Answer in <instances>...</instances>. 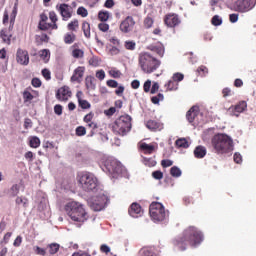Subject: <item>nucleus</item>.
Masks as SVG:
<instances>
[{
    "label": "nucleus",
    "mask_w": 256,
    "mask_h": 256,
    "mask_svg": "<svg viewBox=\"0 0 256 256\" xmlns=\"http://www.w3.org/2000/svg\"><path fill=\"white\" fill-rule=\"evenodd\" d=\"M173 246L180 249V251H185L187 245L191 247H197L203 243V233L197 229L195 226H190L186 228L181 236H178L173 241Z\"/></svg>",
    "instance_id": "1"
},
{
    "label": "nucleus",
    "mask_w": 256,
    "mask_h": 256,
    "mask_svg": "<svg viewBox=\"0 0 256 256\" xmlns=\"http://www.w3.org/2000/svg\"><path fill=\"white\" fill-rule=\"evenodd\" d=\"M65 211L72 221L75 223H85L89 219V214L85 211V207L79 202H69L65 205Z\"/></svg>",
    "instance_id": "2"
},
{
    "label": "nucleus",
    "mask_w": 256,
    "mask_h": 256,
    "mask_svg": "<svg viewBox=\"0 0 256 256\" xmlns=\"http://www.w3.org/2000/svg\"><path fill=\"white\" fill-rule=\"evenodd\" d=\"M211 143L217 155H225V153L233 151V140L227 134H216Z\"/></svg>",
    "instance_id": "3"
},
{
    "label": "nucleus",
    "mask_w": 256,
    "mask_h": 256,
    "mask_svg": "<svg viewBox=\"0 0 256 256\" xmlns=\"http://www.w3.org/2000/svg\"><path fill=\"white\" fill-rule=\"evenodd\" d=\"M138 65L143 73L151 74L161 67V61L148 52H141L138 56Z\"/></svg>",
    "instance_id": "4"
},
{
    "label": "nucleus",
    "mask_w": 256,
    "mask_h": 256,
    "mask_svg": "<svg viewBox=\"0 0 256 256\" xmlns=\"http://www.w3.org/2000/svg\"><path fill=\"white\" fill-rule=\"evenodd\" d=\"M78 185L86 191V193H90V191H95L97 187H99V180L93 173L90 172H81L77 175Z\"/></svg>",
    "instance_id": "5"
},
{
    "label": "nucleus",
    "mask_w": 256,
    "mask_h": 256,
    "mask_svg": "<svg viewBox=\"0 0 256 256\" xmlns=\"http://www.w3.org/2000/svg\"><path fill=\"white\" fill-rule=\"evenodd\" d=\"M131 116L122 115L112 124V131L115 135H120L121 137H125L131 131Z\"/></svg>",
    "instance_id": "6"
},
{
    "label": "nucleus",
    "mask_w": 256,
    "mask_h": 256,
    "mask_svg": "<svg viewBox=\"0 0 256 256\" xmlns=\"http://www.w3.org/2000/svg\"><path fill=\"white\" fill-rule=\"evenodd\" d=\"M149 214L155 223H161L164 219H167V212L165 206L160 202H152L149 207Z\"/></svg>",
    "instance_id": "7"
},
{
    "label": "nucleus",
    "mask_w": 256,
    "mask_h": 256,
    "mask_svg": "<svg viewBox=\"0 0 256 256\" xmlns=\"http://www.w3.org/2000/svg\"><path fill=\"white\" fill-rule=\"evenodd\" d=\"M256 5V0H233L232 7L238 13H247Z\"/></svg>",
    "instance_id": "8"
},
{
    "label": "nucleus",
    "mask_w": 256,
    "mask_h": 256,
    "mask_svg": "<svg viewBox=\"0 0 256 256\" xmlns=\"http://www.w3.org/2000/svg\"><path fill=\"white\" fill-rule=\"evenodd\" d=\"M109 203V197L105 194L94 196L91 198L89 205L93 211H103Z\"/></svg>",
    "instance_id": "9"
},
{
    "label": "nucleus",
    "mask_w": 256,
    "mask_h": 256,
    "mask_svg": "<svg viewBox=\"0 0 256 256\" xmlns=\"http://www.w3.org/2000/svg\"><path fill=\"white\" fill-rule=\"evenodd\" d=\"M17 17V10L14 9L10 15V26L9 29H3L0 32V37L3 41V43H6V45H11V37L13 35L11 34V29H13V25H15V18Z\"/></svg>",
    "instance_id": "10"
},
{
    "label": "nucleus",
    "mask_w": 256,
    "mask_h": 256,
    "mask_svg": "<svg viewBox=\"0 0 256 256\" xmlns=\"http://www.w3.org/2000/svg\"><path fill=\"white\" fill-rule=\"evenodd\" d=\"M105 167L111 175L116 177L117 175H123L125 168L121 165V162L117 160H109L106 162Z\"/></svg>",
    "instance_id": "11"
},
{
    "label": "nucleus",
    "mask_w": 256,
    "mask_h": 256,
    "mask_svg": "<svg viewBox=\"0 0 256 256\" xmlns=\"http://www.w3.org/2000/svg\"><path fill=\"white\" fill-rule=\"evenodd\" d=\"M164 25L169 27L170 29H175V27H179L181 25V18L179 14L176 13H168L163 18Z\"/></svg>",
    "instance_id": "12"
},
{
    "label": "nucleus",
    "mask_w": 256,
    "mask_h": 256,
    "mask_svg": "<svg viewBox=\"0 0 256 256\" xmlns=\"http://www.w3.org/2000/svg\"><path fill=\"white\" fill-rule=\"evenodd\" d=\"M119 29L122 33H131L135 29V19H133V16H127L120 23Z\"/></svg>",
    "instance_id": "13"
},
{
    "label": "nucleus",
    "mask_w": 256,
    "mask_h": 256,
    "mask_svg": "<svg viewBox=\"0 0 256 256\" xmlns=\"http://www.w3.org/2000/svg\"><path fill=\"white\" fill-rule=\"evenodd\" d=\"M56 7L63 21H69V19L73 17V13L71 12V6H69V4L63 3Z\"/></svg>",
    "instance_id": "14"
},
{
    "label": "nucleus",
    "mask_w": 256,
    "mask_h": 256,
    "mask_svg": "<svg viewBox=\"0 0 256 256\" xmlns=\"http://www.w3.org/2000/svg\"><path fill=\"white\" fill-rule=\"evenodd\" d=\"M128 213L130 217H134V219H138V217L143 216V208L137 202H134L130 205L128 209Z\"/></svg>",
    "instance_id": "15"
},
{
    "label": "nucleus",
    "mask_w": 256,
    "mask_h": 256,
    "mask_svg": "<svg viewBox=\"0 0 256 256\" xmlns=\"http://www.w3.org/2000/svg\"><path fill=\"white\" fill-rule=\"evenodd\" d=\"M70 97L71 89L68 86H63L59 88L56 93V99H58V101H69Z\"/></svg>",
    "instance_id": "16"
},
{
    "label": "nucleus",
    "mask_w": 256,
    "mask_h": 256,
    "mask_svg": "<svg viewBox=\"0 0 256 256\" xmlns=\"http://www.w3.org/2000/svg\"><path fill=\"white\" fill-rule=\"evenodd\" d=\"M16 61L20 65H29V52L19 48L16 53Z\"/></svg>",
    "instance_id": "17"
},
{
    "label": "nucleus",
    "mask_w": 256,
    "mask_h": 256,
    "mask_svg": "<svg viewBox=\"0 0 256 256\" xmlns=\"http://www.w3.org/2000/svg\"><path fill=\"white\" fill-rule=\"evenodd\" d=\"M83 75H85V66H78L71 76L72 83H81Z\"/></svg>",
    "instance_id": "18"
},
{
    "label": "nucleus",
    "mask_w": 256,
    "mask_h": 256,
    "mask_svg": "<svg viewBox=\"0 0 256 256\" xmlns=\"http://www.w3.org/2000/svg\"><path fill=\"white\" fill-rule=\"evenodd\" d=\"M139 149L144 153V155H153V153H155V145L153 144L142 142L139 145Z\"/></svg>",
    "instance_id": "19"
},
{
    "label": "nucleus",
    "mask_w": 256,
    "mask_h": 256,
    "mask_svg": "<svg viewBox=\"0 0 256 256\" xmlns=\"http://www.w3.org/2000/svg\"><path fill=\"white\" fill-rule=\"evenodd\" d=\"M199 115V107L192 106L188 112L186 113V119L190 123H193L195 121V118Z\"/></svg>",
    "instance_id": "20"
},
{
    "label": "nucleus",
    "mask_w": 256,
    "mask_h": 256,
    "mask_svg": "<svg viewBox=\"0 0 256 256\" xmlns=\"http://www.w3.org/2000/svg\"><path fill=\"white\" fill-rule=\"evenodd\" d=\"M147 49L153 51V53H157L158 57H163L165 55V46H163V44L150 45Z\"/></svg>",
    "instance_id": "21"
},
{
    "label": "nucleus",
    "mask_w": 256,
    "mask_h": 256,
    "mask_svg": "<svg viewBox=\"0 0 256 256\" xmlns=\"http://www.w3.org/2000/svg\"><path fill=\"white\" fill-rule=\"evenodd\" d=\"M85 85H86V89H88V91H95L96 87H97V80L95 79V77L93 76H87L85 78Z\"/></svg>",
    "instance_id": "22"
},
{
    "label": "nucleus",
    "mask_w": 256,
    "mask_h": 256,
    "mask_svg": "<svg viewBox=\"0 0 256 256\" xmlns=\"http://www.w3.org/2000/svg\"><path fill=\"white\" fill-rule=\"evenodd\" d=\"M205 155H207V148H205V146H197L194 149V157H196V159H203Z\"/></svg>",
    "instance_id": "23"
},
{
    "label": "nucleus",
    "mask_w": 256,
    "mask_h": 256,
    "mask_svg": "<svg viewBox=\"0 0 256 256\" xmlns=\"http://www.w3.org/2000/svg\"><path fill=\"white\" fill-rule=\"evenodd\" d=\"M139 256H159L157 253H155V250L151 247H143L139 250L138 253Z\"/></svg>",
    "instance_id": "24"
},
{
    "label": "nucleus",
    "mask_w": 256,
    "mask_h": 256,
    "mask_svg": "<svg viewBox=\"0 0 256 256\" xmlns=\"http://www.w3.org/2000/svg\"><path fill=\"white\" fill-rule=\"evenodd\" d=\"M235 111V113H243L245 109H247V102L246 101H240L238 102L234 107H231L230 110Z\"/></svg>",
    "instance_id": "25"
},
{
    "label": "nucleus",
    "mask_w": 256,
    "mask_h": 256,
    "mask_svg": "<svg viewBox=\"0 0 256 256\" xmlns=\"http://www.w3.org/2000/svg\"><path fill=\"white\" fill-rule=\"evenodd\" d=\"M146 127L150 129V131H157V129H161V123L157 122V120H148Z\"/></svg>",
    "instance_id": "26"
},
{
    "label": "nucleus",
    "mask_w": 256,
    "mask_h": 256,
    "mask_svg": "<svg viewBox=\"0 0 256 256\" xmlns=\"http://www.w3.org/2000/svg\"><path fill=\"white\" fill-rule=\"evenodd\" d=\"M82 31L86 39H91V24H89V22L84 21L82 23Z\"/></svg>",
    "instance_id": "27"
},
{
    "label": "nucleus",
    "mask_w": 256,
    "mask_h": 256,
    "mask_svg": "<svg viewBox=\"0 0 256 256\" xmlns=\"http://www.w3.org/2000/svg\"><path fill=\"white\" fill-rule=\"evenodd\" d=\"M49 19L52 22V30L59 29V26L57 25V21H59V18L57 17V13H55V11L49 12Z\"/></svg>",
    "instance_id": "28"
},
{
    "label": "nucleus",
    "mask_w": 256,
    "mask_h": 256,
    "mask_svg": "<svg viewBox=\"0 0 256 256\" xmlns=\"http://www.w3.org/2000/svg\"><path fill=\"white\" fill-rule=\"evenodd\" d=\"M175 145L178 149H187L189 147V141L185 138H180L176 140Z\"/></svg>",
    "instance_id": "29"
},
{
    "label": "nucleus",
    "mask_w": 256,
    "mask_h": 256,
    "mask_svg": "<svg viewBox=\"0 0 256 256\" xmlns=\"http://www.w3.org/2000/svg\"><path fill=\"white\" fill-rule=\"evenodd\" d=\"M39 55L43 59L44 63H48L51 58V51H49V49H43L40 50Z\"/></svg>",
    "instance_id": "30"
},
{
    "label": "nucleus",
    "mask_w": 256,
    "mask_h": 256,
    "mask_svg": "<svg viewBox=\"0 0 256 256\" xmlns=\"http://www.w3.org/2000/svg\"><path fill=\"white\" fill-rule=\"evenodd\" d=\"M15 202H16V205H23L24 209H27V207H29V199L23 196H18Z\"/></svg>",
    "instance_id": "31"
},
{
    "label": "nucleus",
    "mask_w": 256,
    "mask_h": 256,
    "mask_svg": "<svg viewBox=\"0 0 256 256\" xmlns=\"http://www.w3.org/2000/svg\"><path fill=\"white\" fill-rule=\"evenodd\" d=\"M37 45H43V43H49V36L47 34L36 35Z\"/></svg>",
    "instance_id": "32"
},
{
    "label": "nucleus",
    "mask_w": 256,
    "mask_h": 256,
    "mask_svg": "<svg viewBox=\"0 0 256 256\" xmlns=\"http://www.w3.org/2000/svg\"><path fill=\"white\" fill-rule=\"evenodd\" d=\"M166 91H177L179 84L174 82V80H169L167 84H165Z\"/></svg>",
    "instance_id": "33"
},
{
    "label": "nucleus",
    "mask_w": 256,
    "mask_h": 256,
    "mask_svg": "<svg viewBox=\"0 0 256 256\" xmlns=\"http://www.w3.org/2000/svg\"><path fill=\"white\" fill-rule=\"evenodd\" d=\"M72 57L74 59H83V57H85V52L82 49L74 48L72 50Z\"/></svg>",
    "instance_id": "34"
},
{
    "label": "nucleus",
    "mask_w": 256,
    "mask_h": 256,
    "mask_svg": "<svg viewBox=\"0 0 256 256\" xmlns=\"http://www.w3.org/2000/svg\"><path fill=\"white\" fill-rule=\"evenodd\" d=\"M142 163L146 167H155V165H157V161H155V159L147 157H142Z\"/></svg>",
    "instance_id": "35"
},
{
    "label": "nucleus",
    "mask_w": 256,
    "mask_h": 256,
    "mask_svg": "<svg viewBox=\"0 0 256 256\" xmlns=\"http://www.w3.org/2000/svg\"><path fill=\"white\" fill-rule=\"evenodd\" d=\"M75 39H77V36L75 34L67 33L64 36V43H66V45H71V43H73Z\"/></svg>",
    "instance_id": "36"
},
{
    "label": "nucleus",
    "mask_w": 256,
    "mask_h": 256,
    "mask_svg": "<svg viewBox=\"0 0 256 256\" xmlns=\"http://www.w3.org/2000/svg\"><path fill=\"white\" fill-rule=\"evenodd\" d=\"M109 11H104V10H101L99 13H98V19L99 21H102V23H105L106 21H109Z\"/></svg>",
    "instance_id": "37"
},
{
    "label": "nucleus",
    "mask_w": 256,
    "mask_h": 256,
    "mask_svg": "<svg viewBox=\"0 0 256 256\" xmlns=\"http://www.w3.org/2000/svg\"><path fill=\"white\" fill-rule=\"evenodd\" d=\"M29 145L32 149H37L41 145V140L37 136H33L30 138Z\"/></svg>",
    "instance_id": "38"
},
{
    "label": "nucleus",
    "mask_w": 256,
    "mask_h": 256,
    "mask_svg": "<svg viewBox=\"0 0 256 256\" xmlns=\"http://www.w3.org/2000/svg\"><path fill=\"white\" fill-rule=\"evenodd\" d=\"M38 29L40 31H49V29H53V24L47 22H39Z\"/></svg>",
    "instance_id": "39"
},
{
    "label": "nucleus",
    "mask_w": 256,
    "mask_h": 256,
    "mask_svg": "<svg viewBox=\"0 0 256 256\" xmlns=\"http://www.w3.org/2000/svg\"><path fill=\"white\" fill-rule=\"evenodd\" d=\"M67 29L68 31H77L79 29V20L75 19L68 23Z\"/></svg>",
    "instance_id": "40"
},
{
    "label": "nucleus",
    "mask_w": 256,
    "mask_h": 256,
    "mask_svg": "<svg viewBox=\"0 0 256 256\" xmlns=\"http://www.w3.org/2000/svg\"><path fill=\"white\" fill-rule=\"evenodd\" d=\"M124 47L128 51H135V47H137V43L133 40H127L124 42Z\"/></svg>",
    "instance_id": "41"
},
{
    "label": "nucleus",
    "mask_w": 256,
    "mask_h": 256,
    "mask_svg": "<svg viewBox=\"0 0 256 256\" xmlns=\"http://www.w3.org/2000/svg\"><path fill=\"white\" fill-rule=\"evenodd\" d=\"M60 247H61V246H60L58 243L49 244V245H48V248H49V253H50V255H55V253H58Z\"/></svg>",
    "instance_id": "42"
},
{
    "label": "nucleus",
    "mask_w": 256,
    "mask_h": 256,
    "mask_svg": "<svg viewBox=\"0 0 256 256\" xmlns=\"http://www.w3.org/2000/svg\"><path fill=\"white\" fill-rule=\"evenodd\" d=\"M108 74L110 77H113V79H120L121 78V71L118 70L117 68H112L108 71Z\"/></svg>",
    "instance_id": "43"
},
{
    "label": "nucleus",
    "mask_w": 256,
    "mask_h": 256,
    "mask_svg": "<svg viewBox=\"0 0 256 256\" xmlns=\"http://www.w3.org/2000/svg\"><path fill=\"white\" fill-rule=\"evenodd\" d=\"M88 63L92 67H99V65H101V60L99 57L93 56L92 58L89 59Z\"/></svg>",
    "instance_id": "44"
},
{
    "label": "nucleus",
    "mask_w": 256,
    "mask_h": 256,
    "mask_svg": "<svg viewBox=\"0 0 256 256\" xmlns=\"http://www.w3.org/2000/svg\"><path fill=\"white\" fill-rule=\"evenodd\" d=\"M181 169H179V167L177 166H173L171 169H170V175L172 177H181Z\"/></svg>",
    "instance_id": "45"
},
{
    "label": "nucleus",
    "mask_w": 256,
    "mask_h": 256,
    "mask_svg": "<svg viewBox=\"0 0 256 256\" xmlns=\"http://www.w3.org/2000/svg\"><path fill=\"white\" fill-rule=\"evenodd\" d=\"M211 23L214 25V27H219V25H222L223 19H221L219 15H215L212 17Z\"/></svg>",
    "instance_id": "46"
},
{
    "label": "nucleus",
    "mask_w": 256,
    "mask_h": 256,
    "mask_svg": "<svg viewBox=\"0 0 256 256\" xmlns=\"http://www.w3.org/2000/svg\"><path fill=\"white\" fill-rule=\"evenodd\" d=\"M76 135L77 137H83L87 135V129L85 128V126H78L76 128Z\"/></svg>",
    "instance_id": "47"
},
{
    "label": "nucleus",
    "mask_w": 256,
    "mask_h": 256,
    "mask_svg": "<svg viewBox=\"0 0 256 256\" xmlns=\"http://www.w3.org/2000/svg\"><path fill=\"white\" fill-rule=\"evenodd\" d=\"M34 97H33V94H31V92L25 90L23 92V100H24V103H29V101H33Z\"/></svg>",
    "instance_id": "48"
},
{
    "label": "nucleus",
    "mask_w": 256,
    "mask_h": 256,
    "mask_svg": "<svg viewBox=\"0 0 256 256\" xmlns=\"http://www.w3.org/2000/svg\"><path fill=\"white\" fill-rule=\"evenodd\" d=\"M197 73L200 77H205L209 73V69L206 66H200L197 69Z\"/></svg>",
    "instance_id": "49"
},
{
    "label": "nucleus",
    "mask_w": 256,
    "mask_h": 256,
    "mask_svg": "<svg viewBox=\"0 0 256 256\" xmlns=\"http://www.w3.org/2000/svg\"><path fill=\"white\" fill-rule=\"evenodd\" d=\"M153 23H154L153 18L149 16L144 19V27L146 29H151V27H153Z\"/></svg>",
    "instance_id": "50"
},
{
    "label": "nucleus",
    "mask_w": 256,
    "mask_h": 256,
    "mask_svg": "<svg viewBox=\"0 0 256 256\" xmlns=\"http://www.w3.org/2000/svg\"><path fill=\"white\" fill-rule=\"evenodd\" d=\"M11 195L12 197H17V195H19V191H20V187L18 184H14L11 188Z\"/></svg>",
    "instance_id": "51"
},
{
    "label": "nucleus",
    "mask_w": 256,
    "mask_h": 256,
    "mask_svg": "<svg viewBox=\"0 0 256 256\" xmlns=\"http://www.w3.org/2000/svg\"><path fill=\"white\" fill-rule=\"evenodd\" d=\"M77 15H80V17H87V15H89V11H87L85 7L81 6L77 9Z\"/></svg>",
    "instance_id": "52"
},
{
    "label": "nucleus",
    "mask_w": 256,
    "mask_h": 256,
    "mask_svg": "<svg viewBox=\"0 0 256 256\" xmlns=\"http://www.w3.org/2000/svg\"><path fill=\"white\" fill-rule=\"evenodd\" d=\"M81 109H91V104L87 100H78Z\"/></svg>",
    "instance_id": "53"
},
{
    "label": "nucleus",
    "mask_w": 256,
    "mask_h": 256,
    "mask_svg": "<svg viewBox=\"0 0 256 256\" xmlns=\"http://www.w3.org/2000/svg\"><path fill=\"white\" fill-rule=\"evenodd\" d=\"M106 85L111 89H117V87H119V83L113 79L107 80Z\"/></svg>",
    "instance_id": "54"
},
{
    "label": "nucleus",
    "mask_w": 256,
    "mask_h": 256,
    "mask_svg": "<svg viewBox=\"0 0 256 256\" xmlns=\"http://www.w3.org/2000/svg\"><path fill=\"white\" fill-rule=\"evenodd\" d=\"M172 79L174 82L179 83L180 81H183V79H185V76L178 72L172 76Z\"/></svg>",
    "instance_id": "55"
},
{
    "label": "nucleus",
    "mask_w": 256,
    "mask_h": 256,
    "mask_svg": "<svg viewBox=\"0 0 256 256\" xmlns=\"http://www.w3.org/2000/svg\"><path fill=\"white\" fill-rule=\"evenodd\" d=\"M34 253H36V255H42V256L47 255V251L44 248H41L39 246L34 247Z\"/></svg>",
    "instance_id": "56"
},
{
    "label": "nucleus",
    "mask_w": 256,
    "mask_h": 256,
    "mask_svg": "<svg viewBox=\"0 0 256 256\" xmlns=\"http://www.w3.org/2000/svg\"><path fill=\"white\" fill-rule=\"evenodd\" d=\"M94 117H95V113L90 112L84 116L83 121H84V123H91V121H93Z\"/></svg>",
    "instance_id": "57"
},
{
    "label": "nucleus",
    "mask_w": 256,
    "mask_h": 256,
    "mask_svg": "<svg viewBox=\"0 0 256 256\" xmlns=\"http://www.w3.org/2000/svg\"><path fill=\"white\" fill-rule=\"evenodd\" d=\"M86 127H88V129H91L92 131H95V129H99V125L93 120L91 122H86Z\"/></svg>",
    "instance_id": "58"
},
{
    "label": "nucleus",
    "mask_w": 256,
    "mask_h": 256,
    "mask_svg": "<svg viewBox=\"0 0 256 256\" xmlns=\"http://www.w3.org/2000/svg\"><path fill=\"white\" fill-rule=\"evenodd\" d=\"M152 177L153 179L160 181V179H163V172H161V170H156L152 172Z\"/></svg>",
    "instance_id": "59"
},
{
    "label": "nucleus",
    "mask_w": 256,
    "mask_h": 256,
    "mask_svg": "<svg viewBox=\"0 0 256 256\" xmlns=\"http://www.w3.org/2000/svg\"><path fill=\"white\" fill-rule=\"evenodd\" d=\"M98 29L103 33H107V31H109V24L102 22L98 24Z\"/></svg>",
    "instance_id": "60"
},
{
    "label": "nucleus",
    "mask_w": 256,
    "mask_h": 256,
    "mask_svg": "<svg viewBox=\"0 0 256 256\" xmlns=\"http://www.w3.org/2000/svg\"><path fill=\"white\" fill-rule=\"evenodd\" d=\"M42 76L44 77V79H46V81H51V71H49V69H43Z\"/></svg>",
    "instance_id": "61"
},
{
    "label": "nucleus",
    "mask_w": 256,
    "mask_h": 256,
    "mask_svg": "<svg viewBox=\"0 0 256 256\" xmlns=\"http://www.w3.org/2000/svg\"><path fill=\"white\" fill-rule=\"evenodd\" d=\"M161 165L164 169H166L167 167H171L173 165V160L164 159L161 161Z\"/></svg>",
    "instance_id": "62"
},
{
    "label": "nucleus",
    "mask_w": 256,
    "mask_h": 256,
    "mask_svg": "<svg viewBox=\"0 0 256 256\" xmlns=\"http://www.w3.org/2000/svg\"><path fill=\"white\" fill-rule=\"evenodd\" d=\"M31 84L33 87L39 88V87H41L42 82H41V79H39V78H33L31 81Z\"/></svg>",
    "instance_id": "63"
},
{
    "label": "nucleus",
    "mask_w": 256,
    "mask_h": 256,
    "mask_svg": "<svg viewBox=\"0 0 256 256\" xmlns=\"http://www.w3.org/2000/svg\"><path fill=\"white\" fill-rule=\"evenodd\" d=\"M96 78L99 79V81H103V79H105V70H98L96 72Z\"/></svg>",
    "instance_id": "64"
}]
</instances>
